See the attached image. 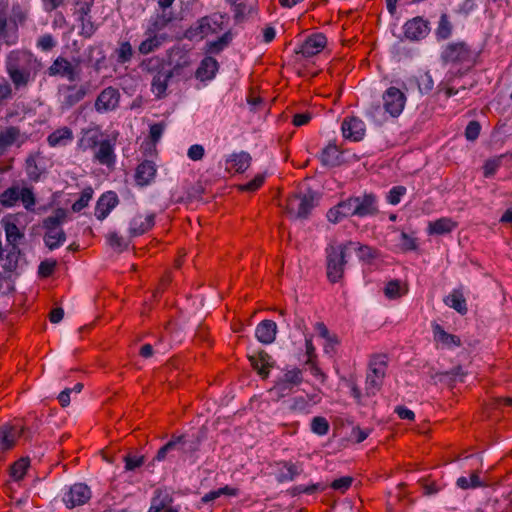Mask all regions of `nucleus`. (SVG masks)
<instances>
[{"mask_svg": "<svg viewBox=\"0 0 512 512\" xmlns=\"http://www.w3.org/2000/svg\"><path fill=\"white\" fill-rule=\"evenodd\" d=\"M28 17V9L18 1L0 0V39L6 44H14L18 38V28Z\"/></svg>", "mask_w": 512, "mask_h": 512, "instance_id": "nucleus-1", "label": "nucleus"}, {"mask_svg": "<svg viewBox=\"0 0 512 512\" xmlns=\"http://www.w3.org/2000/svg\"><path fill=\"white\" fill-rule=\"evenodd\" d=\"M39 63L31 55H12L6 65L7 73L16 89L27 87L38 72Z\"/></svg>", "mask_w": 512, "mask_h": 512, "instance_id": "nucleus-2", "label": "nucleus"}, {"mask_svg": "<svg viewBox=\"0 0 512 512\" xmlns=\"http://www.w3.org/2000/svg\"><path fill=\"white\" fill-rule=\"evenodd\" d=\"M140 68L143 72L152 75L151 90L157 99L167 96L168 82L173 77L176 68L169 69L164 60L159 57L144 59Z\"/></svg>", "mask_w": 512, "mask_h": 512, "instance_id": "nucleus-3", "label": "nucleus"}, {"mask_svg": "<svg viewBox=\"0 0 512 512\" xmlns=\"http://www.w3.org/2000/svg\"><path fill=\"white\" fill-rule=\"evenodd\" d=\"M353 244L350 241L346 244H331L326 248L327 278L330 282L336 283L342 279L347 263L346 251Z\"/></svg>", "mask_w": 512, "mask_h": 512, "instance_id": "nucleus-4", "label": "nucleus"}, {"mask_svg": "<svg viewBox=\"0 0 512 512\" xmlns=\"http://www.w3.org/2000/svg\"><path fill=\"white\" fill-rule=\"evenodd\" d=\"M386 370L387 358L385 355H376L370 360L365 381V390L368 396H374L380 390Z\"/></svg>", "mask_w": 512, "mask_h": 512, "instance_id": "nucleus-5", "label": "nucleus"}, {"mask_svg": "<svg viewBox=\"0 0 512 512\" xmlns=\"http://www.w3.org/2000/svg\"><path fill=\"white\" fill-rule=\"evenodd\" d=\"M302 381L303 375L301 369L294 368L286 371L276 384L268 390L270 399L272 401H279L290 395L294 388L300 385Z\"/></svg>", "mask_w": 512, "mask_h": 512, "instance_id": "nucleus-6", "label": "nucleus"}, {"mask_svg": "<svg viewBox=\"0 0 512 512\" xmlns=\"http://www.w3.org/2000/svg\"><path fill=\"white\" fill-rule=\"evenodd\" d=\"M222 17H218L216 15L213 16H205L202 17L197 23L190 27L187 32V38L193 39H203L209 34H215L222 30Z\"/></svg>", "mask_w": 512, "mask_h": 512, "instance_id": "nucleus-7", "label": "nucleus"}, {"mask_svg": "<svg viewBox=\"0 0 512 512\" xmlns=\"http://www.w3.org/2000/svg\"><path fill=\"white\" fill-rule=\"evenodd\" d=\"M441 59L444 63H468L472 60V51L467 43L463 41L449 43L443 49L441 53Z\"/></svg>", "mask_w": 512, "mask_h": 512, "instance_id": "nucleus-8", "label": "nucleus"}, {"mask_svg": "<svg viewBox=\"0 0 512 512\" xmlns=\"http://www.w3.org/2000/svg\"><path fill=\"white\" fill-rule=\"evenodd\" d=\"M315 207V196L312 192L295 194L287 199V211L297 218H306Z\"/></svg>", "mask_w": 512, "mask_h": 512, "instance_id": "nucleus-9", "label": "nucleus"}, {"mask_svg": "<svg viewBox=\"0 0 512 512\" xmlns=\"http://www.w3.org/2000/svg\"><path fill=\"white\" fill-rule=\"evenodd\" d=\"M93 6V0H83L76 3L75 15L80 22L79 34L85 38H90L97 30V26L92 21L90 15Z\"/></svg>", "mask_w": 512, "mask_h": 512, "instance_id": "nucleus-10", "label": "nucleus"}, {"mask_svg": "<svg viewBox=\"0 0 512 512\" xmlns=\"http://www.w3.org/2000/svg\"><path fill=\"white\" fill-rule=\"evenodd\" d=\"M87 95L85 85H64L59 88V104L62 111H67L82 101Z\"/></svg>", "mask_w": 512, "mask_h": 512, "instance_id": "nucleus-11", "label": "nucleus"}, {"mask_svg": "<svg viewBox=\"0 0 512 512\" xmlns=\"http://www.w3.org/2000/svg\"><path fill=\"white\" fill-rule=\"evenodd\" d=\"M383 108L392 117H398L406 104V96L402 90L394 86L389 87L382 95Z\"/></svg>", "mask_w": 512, "mask_h": 512, "instance_id": "nucleus-12", "label": "nucleus"}, {"mask_svg": "<svg viewBox=\"0 0 512 512\" xmlns=\"http://www.w3.org/2000/svg\"><path fill=\"white\" fill-rule=\"evenodd\" d=\"M47 73L49 76L66 78L70 82L76 81L79 77L77 65H73L67 58L62 56L57 57L53 61L48 67Z\"/></svg>", "mask_w": 512, "mask_h": 512, "instance_id": "nucleus-13", "label": "nucleus"}, {"mask_svg": "<svg viewBox=\"0 0 512 512\" xmlns=\"http://www.w3.org/2000/svg\"><path fill=\"white\" fill-rule=\"evenodd\" d=\"M91 498L90 488L83 483H77L70 487V489L64 494L63 502L66 507L74 508L76 506L84 505Z\"/></svg>", "mask_w": 512, "mask_h": 512, "instance_id": "nucleus-14", "label": "nucleus"}, {"mask_svg": "<svg viewBox=\"0 0 512 512\" xmlns=\"http://www.w3.org/2000/svg\"><path fill=\"white\" fill-rule=\"evenodd\" d=\"M404 36L411 41H420L427 37L430 32L429 22L417 16L408 20L404 26Z\"/></svg>", "mask_w": 512, "mask_h": 512, "instance_id": "nucleus-15", "label": "nucleus"}, {"mask_svg": "<svg viewBox=\"0 0 512 512\" xmlns=\"http://www.w3.org/2000/svg\"><path fill=\"white\" fill-rule=\"evenodd\" d=\"M120 93L114 87L103 89L95 100V109L99 113H105L115 110L119 106Z\"/></svg>", "mask_w": 512, "mask_h": 512, "instance_id": "nucleus-16", "label": "nucleus"}, {"mask_svg": "<svg viewBox=\"0 0 512 512\" xmlns=\"http://www.w3.org/2000/svg\"><path fill=\"white\" fill-rule=\"evenodd\" d=\"M28 140L26 133L17 126H6L0 128V151L15 145L21 147Z\"/></svg>", "mask_w": 512, "mask_h": 512, "instance_id": "nucleus-17", "label": "nucleus"}, {"mask_svg": "<svg viewBox=\"0 0 512 512\" xmlns=\"http://www.w3.org/2000/svg\"><path fill=\"white\" fill-rule=\"evenodd\" d=\"M326 44V37L322 33H315L307 37L295 52L305 58H310L319 54L325 48Z\"/></svg>", "mask_w": 512, "mask_h": 512, "instance_id": "nucleus-18", "label": "nucleus"}, {"mask_svg": "<svg viewBox=\"0 0 512 512\" xmlns=\"http://www.w3.org/2000/svg\"><path fill=\"white\" fill-rule=\"evenodd\" d=\"M45 171V157L41 152L29 154L25 161V172L28 178L31 181L37 182Z\"/></svg>", "mask_w": 512, "mask_h": 512, "instance_id": "nucleus-19", "label": "nucleus"}, {"mask_svg": "<svg viewBox=\"0 0 512 512\" xmlns=\"http://www.w3.org/2000/svg\"><path fill=\"white\" fill-rule=\"evenodd\" d=\"M353 198L355 201L356 217L374 216L379 212L375 195L364 194Z\"/></svg>", "mask_w": 512, "mask_h": 512, "instance_id": "nucleus-20", "label": "nucleus"}, {"mask_svg": "<svg viewBox=\"0 0 512 512\" xmlns=\"http://www.w3.org/2000/svg\"><path fill=\"white\" fill-rule=\"evenodd\" d=\"M155 225V213L143 215L137 213L130 221L129 234L131 237L143 235Z\"/></svg>", "mask_w": 512, "mask_h": 512, "instance_id": "nucleus-21", "label": "nucleus"}, {"mask_svg": "<svg viewBox=\"0 0 512 512\" xmlns=\"http://www.w3.org/2000/svg\"><path fill=\"white\" fill-rule=\"evenodd\" d=\"M342 133L347 139L360 141L365 135V124L357 117H347L342 122Z\"/></svg>", "mask_w": 512, "mask_h": 512, "instance_id": "nucleus-22", "label": "nucleus"}, {"mask_svg": "<svg viewBox=\"0 0 512 512\" xmlns=\"http://www.w3.org/2000/svg\"><path fill=\"white\" fill-rule=\"evenodd\" d=\"M24 432V427L19 425L4 424L0 427V450L11 449Z\"/></svg>", "mask_w": 512, "mask_h": 512, "instance_id": "nucleus-23", "label": "nucleus"}, {"mask_svg": "<svg viewBox=\"0 0 512 512\" xmlns=\"http://www.w3.org/2000/svg\"><path fill=\"white\" fill-rule=\"evenodd\" d=\"M432 329L437 347L452 349L461 346V339L457 335L447 333L441 325L433 323Z\"/></svg>", "mask_w": 512, "mask_h": 512, "instance_id": "nucleus-24", "label": "nucleus"}, {"mask_svg": "<svg viewBox=\"0 0 512 512\" xmlns=\"http://www.w3.org/2000/svg\"><path fill=\"white\" fill-rule=\"evenodd\" d=\"M118 196L113 191H108L101 195L95 207V216L99 220H104L109 213L117 206Z\"/></svg>", "mask_w": 512, "mask_h": 512, "instance_id": "nucleus-25", "label": "nucleus"}, {"mask_svg": "<svg viewBox=\"0 0 512 512\" xmlns=\"http://www.w3.org/2000/svg\"><path fill=\"white\" fill-rule=\"evenodd\" d=\"M251 160L252 158L247 152L233 153L226 160V170L243 173L249 168Z\"/></svg>", "mask_w": 512, "mask_h": 512, "instance_id": "nucleus-26", "label": "nucleus"}, {"mask_svg": "<svg viewBox=\"0 0 512 512\" xmlns=\"http://www.w3.org/2000/svg\"><path fill=\"white\" fill-rule=\"evenodd\" d=\"M277 334V325L272 320L261 321L255 330V336L259 342L263 344H271L274 342Z\"/></svg>", "mask_w": 512, "mask_h": 512, "instance_id": "nucleus-27", "label": "nucleus"}, {"mask_svg": "<svg viewBox=\"0 0 512 512\" xmlns=\"http://www.w3.org/2000/svg\"><path fill=\"white\" fill-rule=\"evenodd\" d=\"M156 165L154 162L145 160L140 163L136 169V181L140 186H145L150 184L156 175Z\"/></svg>", "mask_w": 512, "mask_h": 512, "instance_id": "nucleus-28", "label": "nucleus"}, {"mask_svg": "<svg viewBox=\"0 0 512 512\" xmlns=\"http://www.w3.org/2000/svg\"><path fill=\"white\" fill-rule=\"evenodd\" d=\"M94 158L102 165L111 167L115 163L114 148L109 140L99 142Z\"/></svg>", "mask_w": 512, "mask_h": 512, "instance_id": "nucleus-29", "label": "nucleus"}, {"mask_svg": "<svg viewBox=\"0 0 512 512\" xmlns=\"http://www.w3.org/2000/svg\"><path fill=\"white\" fill-rule=\"evenodd\" d=\"M320 160L324 166H339L343 162L342 152L337 145L329 144L322 150Z\"/></svg>", "mask_w": 512, "mask_h": 512, "instance_id": "nucleus-30", "label": "nucleus"}, {"mask_svg": "<svg viewBox=\"0 0 512 512\" xmlns=\"http://www.w3.org/2000/svg\"><path fill=\"white\" fill-rule=\"evenodd\" d=\"M73 140V132L69 127H61L47 137L50 147L66 146Z\"/></svg>", "mask_w": 512, "mask_h": 512, "instance_id": "nucleus-31", "label": "nucleus"}, {"mask_svg": "<svg viewBox=\"0 0 512 512\" xmlns=\"http://www.w3.org/2000/svg\"><path fill=\"white\" fill-rule=\"evenodd\" d=\"M270 359V355L263 350L249 357L251 365L263 378H266L269 374L271 367Z\"/></svg>", "mask_w": 512, "mask_h": 512, "instance_id": "nucleus-32", "label": "nucleus"}, {"mask_svg": "<svg viewBox=\"0 0 512 512\" xmlns=\"http://www.w3.org/2000/svg\"><path fill=\"white\" fill-rule=\"evenodd\" d=\"M218 70V62L213 57H205L196 71V77L200 80H210Z\"/></svg>", "mask_w": 512, "mask_h": 512, "instance_id": "nucleus-33", "label": "nucleus"}, {"mask_svg": "<svg viewBox=\"0 0 512 512\" xmlns=\"http://www.w3.org/2000/svg\"><path fill=\"white\" fill-rule=\"evenodd\" d=\"M173 502L170 494L162 489H157L154 492V496L151 500V506L148 512H162L167 506Z\"/></svg>", "mask_w": 512, "mask_h": 512, "instance_id": "nucleus-34", "label": "nucleus"}, {"mask_svg": "<svg viewBox=\"0 0 512 512\" xmlns=\"http://www.w3.org/2000/svg\"><path fill=\"white\" fill-rule=\"evenodd\" d=\"M480 472L477 470V471H474L470 474V477L467 478V477H459L457 479V486L463 490H466V489H476V488H480V487H488L489 486V482L486 480V479H481L480 476H479Z\"/></svg>", "mask_w": 512, "mask_h": 512, "instance_id": "nucleus-35", "label": "nucleus"}, {"mask_svg": "<svg viewBox=\"0 0 512 512\" xmlns=\"http://www.w3.org/2000/svg\"><path fill=\"white\" fill-rule=\"evenodd\" d=\"M67 212L63 208L56 209L52 215L43 220V228L46 232L55 231L60 229V225L66 221Z\"/></svg>", "mask_w": 512, "mask_h": 512, "instance_id": "nucleus-36", "label": "nucleus"}, {"mask_svg": "<svg viewBox=\"0 0 512 512\" xmlns=\"http://www.w3.org/2000/svg\"><path fill=\"white\" fill-rule=\"evenodd\" d=\"M456 227V222L450 218H440L436 221L430 222L428 226V232L430 234L442 235L450 233Z\"/></svg>", "mask_w": 512, "mask_h": 512, "instance_id": "nucleus-37", "label": "nucleus"}, {"mask_svg": "<svg viewBox=\"0 0 512 512\" xmlns=\"http://www.w3.org/2000/svg\"><path fill=\"white\" fill-rule=\"evenodd\" d=\"M445 304L455 309L458 313L464 315L467 313L466 300L462 292L454 290L444 300Z\"/></svg>", "mask_w": 512, "mask_h": 512, "instance_id": "nucleus-38", "label": "nucleus"}, {"mask_svg": "<svg viewBox=\"0 0 512 512\" xmlns=\"http://www.w3.org/2000/svg\"><path fill=\"white\" fill-rule=\"evenodd\" d=\"M283 468L280 470L278 474V481H292L302 473L301 465L292 463L290 461H285L282 463Z\"/></svg>", "mask_w": 512, "mask_h": 512, "instance_id": "nucleus-39", "label": "nucleus"}, {"mask_svg": "<svg viewBox=\"0 0 512 512\" xmlns=\"http://www.w3.org/2000/svg\"><path fill=\"white\" fill-rule=\"evenodd\" d=\"M181 441L179 442V446L176 449L177 451L182 452L183 454H193L199 450L201 437L199 435L192 436V438H186L185 436H178Z\"/></svg>", "mask_w": 512, "mask_h": 512, "instance_id": "nucleus-40", "label": "nucleus"}, {"mask_svg": "<svg viewBox=\"0 0 512 512\" xmlns=\"http://www.w3.org/2000/svg\"><path fill=\"white\" fill-rule=\"evenodd\" d=\"M65 241L66 234L62 229L49 231L44 235V243L50 250L60 247Z\"/></svg>", "mask_w": 512, "mask_h": 512, "instance_id": "nucleus-41", "label": "nucleus"}, {"mask_svg": "<svg viewBox=\"0 0 512 512\" xmlns=\"http://www.w3.org/2000/svg\"><path fill=\"white\" fill-rule=\"evenodd\" d=\"M4 230L7 242L16 248L18 243L24 238V234L19 230L16 224L11 222L5 223Z\"/></svg>", "mask_w": 512, "mask_h": 512, "instance_id": "nucleus-42", "label": "nucleus"}, {"mask_svg": "<svg viewBox=\"0 0 512 512\" xmlns=\"http://www.w3.org/2000/svg\"><path fill=\"white\" fill-rule=\"evenodd\" d=\"M452 30H453V26L449 20L448 15L446 13H443L440 16L438 27L435 32L436 37L439 40H446L451 36Z\"/></svg>", "mask_w": 512, "mask_h": 512, "instance_id": "nucleus-43", "label": "nucleus"}, {"mask_svg": "<svg viewBox=\"0 0 512 512\" xmlns=\"http://www.w3.org/2000/svg\"><path fill=\"white\" fill-rule=\"evenodd\" d=\"M133 54V48L128 41L120 42L119 47L115 50L116 61L119 64L129 62L132 59Z\"/></svg>", "mask_w": 512, "mask_h": 512, "instance_id": "nucleus-44", "label": "nucleus"}, {"mask_svg": "<svg viewBox=\"0 0 512 512\" xmlns=\"http://www.w3.org/2000/svg\"><path fill=\"white\" fill-rule=\"evenodd\" d=\"M406 293L407 289L402 287L401 282L399 280L389 281L384 288V294L389 299L400 298Z\"/></svg>", "mask_w": 512, "mask_h": 512, "instance_id": "nucleus-45", "label": "nucleus"}, {"mask_svg": "<svg viewBox=\"0 0 512 512\" xmlns=\"http://www.w3.org/2000/svg\"><path fill=\"white\" fill-rule=\"evenodd\" d=\"M28 468V458H21L11 466L10 475L15 481H20L24 478Z\"/></svg>", "mask_w": 512, "mask_h": 512, "instance_id": "nucleus-46", "label": "nucleus"}, {"mask_svg": "<svg viewBox=\"0 0 512 512\" xmlns=\"http://www.w3.org/2000/svg\"><path fill=\"white\" fill-rule=\"evenodd\" d=\"M20 189L18 187H10L0 195V203L5 207H12L19 200Z\"/></svg>", "mask_w": 512, "mask_h": 512, "instance_id": "nucleus-47", "label": "nucleus"}, {"mask_svg": "<svg viewBox=\"0 0 512 512\" xmlns=\"http://www.w3.org/2000/svg\"><path fill=\"white\" fill-rule=\"evenodd\" d=\"M160 45V38L157 35H151L140 43L138 51L139 53L146 55L157 50Z\"/></svg>", "mask_w": 512, "mask_h": 512, "instance_id": "nucleus-48", "label": "nucleus"}, {"mask_svg": "<svg viewBox=\"0 0 512 512\" xmlns=\"http://www.w3.org/2000/svg\"><path fill=\"white\" fill-rule=\"evenodd\" d=\"M19 200H21L23 206L26 210L32 211L35 204L36 198L31 188L23 187L20 189Z\"/></svg>", "mask_w": 512, "mask_h": 512, "instance_id": "nucleus-49", "label": "nucleus"}, {"mask_svg": "<svg viewBox=\"0 0 512 512\" xmlns=\"http://www.w3.org/2000/svg\"><path fill=\"white\" fill-rule=\"evenodd\" d=\"M236 494H237L236 489L230 488L229 486H225V487L219 488L214 491H210L209 493L205 494L202 497V502L208 503V502H211V501L219 498L222 495L235 496Z\"/></svg>", "mask_w": 512, "mask_h": 512, "instance_id": "nucleus-50", "label": "nucleus"}, {"mask_svg": "<svg viewBox=\"0 0 512 512\" xmlns=\"http://www.w3.org/2000/svg\"><path fill=\"white\" fill-rule=\"evenodd\" d=\"M180 441H181L180 438H172L168 443H166L164 446H162L158 450L154 460H157V461L165 460L169 453H171L172 451H175L178 448Z\"/></svg>", "mask_w": 512, "mask_h": 512, "instance_id": "nucleus-51", "label": "nucleus"}, {"mask_svg": "<svg viewBox=\"0 0 512 512\" xmlns=\"http://www.w3.org/2000/svg\"><path fill=\"white\" fill-rule=\"evenodd\" d=\"M352 246H357L358 256L363 261L370 262L379 256V251L370 246L360 245L359 243H354Z\"/></svg>", "mask_w": 512, "mask_h": 512, "instance_id": "nucleus-52", "label": "nucleus"}, {"mask_svg": "<svg viewBox=\"0 0 512 512\" xmlns=\"http://www.w3.org/2000/svg\"><path fill=\"white\" fill-rule=\"evenodd\" d=\"M330 425L326 418L317 416L314 417L311 421V430L313 433L323 436L326 435L329 431Z\"/></svg>", "mask_w": 512, "mask_h": 512, "instance_id": "nucleus-53", "label": "nucleus"}, {"mask_svg": "<svg viewBox=\"0 0 512 512\" xmlns=\"http://www.w3.org/2000/svg\"><path fill=\"white\" fill-rule=\"evenodd\" d=\"M92 196H93V190L91 188L84 189L81 192L79 199L77 201H75L74 204L72 205L73 212H80L85 207H87L90 200L92 199Z\"/></svg>", "mask_w": 512, "mask_h": 512, "instance_id": "nucleus-54", "label": "nucleus"}, {"mask_svg": "<svg viewBox=\"0 0 512 512\" xmlns=\"http://www.w3.org/2000/svg\"><path fill=\"white\" fill-rule=\"evenodd\" d=\"M399 237V246L402 251H413L417 248V241L413 236L402 231Z\"/></svg>", "mask_w": 512, "mask_h": 512, "instance_id": "nucleus-55", "label": "nucleus"}, {"mask_svg": "<svg viewBox=\"0 0 512 512\" xmlns=\"http://www.w3.org/2000/svg\"><path fill=\"white\" fill-rule=\"evenodd\" d=\"M433 86L434 81L432 79V76L428 72H425L419 76L418 88L422 94L429 93L433 89Z\"/></svg>", "mask_w": 512, "mask_h": 512, "instance_id": "nucleus-56", "label": "nucleus"}, {"mask_svg": "<svg viewBox=\"0 0 512 512\" xmlns=\"http://www.w3.org/2000/svg\"><path fill=\"white\" fill-rule=\"evenodd\" d=\"M502 157L503 156L492 158L485 162L484 167H483V169H484L483 174L485 177L488 178L495 174V172L501 165Z\"/></svg>", "mask_w": 512, "mask_h": 512, "instance_id": "nucleus-57", "label": "nucleus"}, {"mask_svg": "<svg viewBox=\"0 0 512 512\" xmlns=\"http://www.w3.org/2000/svg\"><path fill=\"white\" fill-rule=\"evenodd\" d=\"M405 194L406 188L404 186H394L387 195V201L391 205H397Z\"/></svg>", "mask_w": 512, "mask_h": 512, "instance_id": "nucleus-58", "label": "nucleus"}, {"mask_svg": "<svg viewBox=\"0 0 512 512\" xmlns=\"http://www.w3.org/2000/svg\"><path fill=\"white\" fill-rule=\"evenodd\" d=\"M338 205L342 212V216H345V218L356 216L355 201L353 197L340 202Z\"/></svg>", "mask_w": 512, "mask_h": 512, "instance_id": "nucleus-59", "label": "nucleus"}, {"mask_svg": "<svg viewBox=\"0 0 512 512\" xmlns=\"http://www.w3.org/2000/svg\"><path fill=\"white\" fill-rule=\"evenodd\" d=\"M419 484L423 489V494L426 496L435 495L441 490V487L435 481L421 479Z\"/></svg>", "mask_w": 512, "mask_h": 512, "instance_id": "nucleus-60", "label": "nucleus"}, {"mask_svg": "<svg viewBox=\"0 0 512 512\" xmlns=\"http://www.w3.org/2000/svg\"><path fill=\"white\" fill-rule=\"evenodd\" d=\"M229 39L230 38H229L228 34H224L218 40L209 42L207 44L208 52L209 53H219L228 44Z\"/></svg>", "mask_w": 512, "mask_h": 512, "instance_id": "nucleus-61", "label": "nucleus"}, {"mask_svg": "<svg viewBox=\"0 0 512 512\" xmlns=\"http://www.w3.org/2000/svg\"><path fill=\"white\" fill-rule=\"evenodd\" d=\"M125 470L132 471L144 464V456H132L130 454L124 457Z\"/></svg>", "mask_w": 512, "mask_h": 512, "instance_id": "nucleus-62", "label": "nucleus"}, {"mask_svg": "<svg viewBox=\"0 0 512 512\" xmlns=\"http://www.w3.org/2000/svg\"><path fill=\"white\" fill-rule=\"evenodd\" d=\"M352 482H353V478L351 476H344V477H341L339 479H335L331 483V487L334 490L345 492L346 490L349 489V487L351 486Z\"/></svg>", "mask_w": 512, "mask_h": 512, "instance_id": "nucleus-63", "label": "nucleus"}, {"mask_svg": "<svg viewBox=\"0 0 512 512\" xmlns=\"http://www.w3.org/2000/svg\"><path fill=\"white\" fill-rule=\"evenodd\" d=\"M37 46L43 51H50L56 46V41L52 35L44 34L38 39Z\"/></svg>", "mask_w": 512, "mask_h": 512, "instance_id": "nucleus-64", "label": "nucleus"}]
</instances>
